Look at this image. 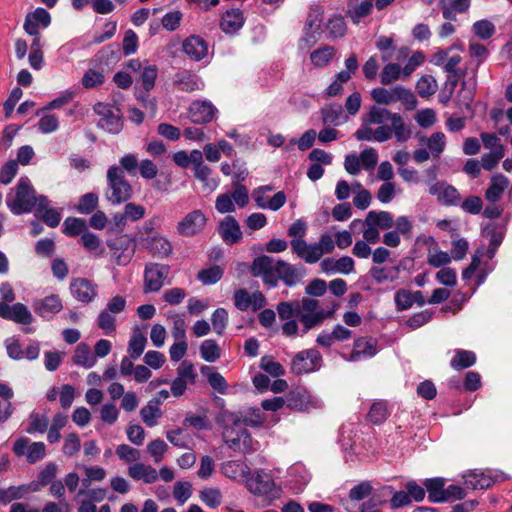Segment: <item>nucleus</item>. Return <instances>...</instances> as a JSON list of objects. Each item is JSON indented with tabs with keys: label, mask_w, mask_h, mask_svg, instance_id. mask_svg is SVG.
I'll list each match as a JSON object with an SVG mask.
<instances>
[{
	"label": "nucleus",
	"mask_w": 512,
	"mask_h": 512,
	"mask_svg": "<svg viewBox=\"0 0 512 512\" xmlns=\"http://www.w3.org/2000/svg\"><path fill=\"white\" fill-rule=\"evenodd\" d=\"M217 422L223 423L222 437L230 449L241 454L254 450L251 435L234 414L224 412L218 416Z\"/></svg>",
	"instance_id": "f257e3e1"
},
{
	"label": "nucleus",
	"mask_w": 512,
	"mask_h": 512,
	"mask_svg": "<svg viewBox=\"0 0 512 512\" xmlns=\"http://www.w3.org/2000/svg\"><path fill=\"white\" fill-rule=\"evenodd\" d=\"M107 189L105 199L112 205H120L127 202L133 194L131 184L125 179V174L117 165H112L107 170Z\"/></svg>",
	"instance_id": "f03ea898"
},
{
	"label": "nucleus",
	"mask_w": 512,
	"mask_h": 512,
	"mask_svg": "<svg viewBox=\"0 0 512 512\" xmlns=\"http://www.w3.org/2000/svg\"><path fill=\"white\" fill-rule=\"evenodd\" d=\"M335 241L330 234H322L318 242L308 244L305 240L292 243V252L308 264L318 262L324 254L334 251Z\"/></svg>",
	"instance_id": "7ed1b4c3"
},
{
	"label": "nucleus",
	"mask_w": 512,
	"mask_h": 512,
	"mask_svg": "<svg viewBox=\"0 0 512 512\" xmlns=\"http://www.w3.org/2000/svg\"><path fill=\"white\" fill-rule=\"evenodd\" d=\"M7 205L16 215L30 212L35 208V191L27 177L20 178L14 197H7Z\"/></svg>",
	"instance_id": "20e7f679"
},
{
	"label": "nucleus",
	"mask_w": 512,
	"mask_h": 512,
	"mask_svg": "<svg viewBox=\"0 0 512 512\" xmlns=\"http://www.w3.org/2000/svg\"><path fill=\"white\" fill-rule=\"evenodd\" d=\"M394 113L390 110L380 107L372 106L366 114L362 117V124L359 129L354 133V136L359 141H375L374 134L376 129H372L371 125H384L385 121H390Z\"/></svg>",
	"instance_id": "39448f33"
},
{
	"label": "nucleus",
	"mask_w": 512,
	"mask_h": 512,
	"mask_svg": "<svg viewBox=\"0 0 512 512\" xmlns=\"http://www.w3.org/2000/svg\"><path fill=\"white\" fill-rule=\"evenodd\" d=\"M371 96L378 104L389 105L400 101L407 110H413L417 105V99L413 92L400 85L390 89L375 88L371 91Z\"/></svg>",
	"instance_id": "423d86ee"
},
{
	"label": "nucleus",
	"mask_w": 512,
	"mask_h": 512,
	"mask_svg": "<svg viewBox=\"0 0 512 512\" xmlns=\"http://www.w3.org/2000/svg\"><path fill=\"white\" fill-rule=\"evenodd\" d=\"M389 125H382L376 128L374 138L376 142H386L394 137L397 142L403 143L408 141L412 136V128L409 123H406L402 115L394 113L390 119Z\"/></svg>",
	"instance_id": "0eeeda50"
},
{
	"label": "nucleus",
	"mask_w": 512,
	"mask_h": 512,
	"mask_svg": "<svg viewBox=\"0 0 512 512\" xmlns=\"http://www.w3.org/2000/svg\"><path fill=\"white\" fill-rule=\"evenodd\" d=\"M250 272L254 277H260L263 283L269 287L278 285V260L261 255L256 257L251 265Z\"/></svg>",
	"instance_id": "6e6552de"
},
{
	"label": "nucleus",
	"mask_w": 512,
	"mask_h": 512,
	"mask_svg": "<svg viewBox=\"0 0 512 512\" xmlns=\"http://www.w3.org/2000/svg\"><path fill=\"white\" fill-rule=\"evenodd\" d=\"M94 112L101 117L98 122V127L106 130L111 134H118L123 128L122 116L120 110L112 105L106 103H96L94 105Z\"/></svg>",
	"instance_id": "1a4fd4ad"
},
{
	"label": "nucleus",
	"mask_w": 512,
	"mask_h": 512,
	"mask_svg": "<svg viewBox=\"0 0 512 512\" xmlns=\"http://www.w3.org/2000/svg\"><path fill=\"white\" fill-rule=\"evenodd\" d=\"M113 261L118 266H126L132 260L135 253V243L127 235H121L107 241Z\"/></svg>",
	"instance_id": "9d476101"
},
{
	"label": "nucleus",
	"mask_w": 512,
	"mask_h": 512,
	"mask_svg": "<svg viewBox=\"0 0 512 512\" xmlns=\"http://www.w3.org/2000/svg\"><path fill=\"white\" fill-rule=\"evenodd\" d=\"M207 224V217L200 209L187 213L176 226V232L182 237H193L200 234Z\"/></svg>",
	"instance_id": "9b49d317"
},
{
	"label": "nucleus",
	"mask_w": 512,
	"mask_h": 512,
	"mask_svg": "<svg viewBox=\"0 0 512 512\" xmlns=\"http://www.w3.org/2000/svg\"><path fill=\"white\" fill-rule=\"evenodd\" d=\"M321 354L315 349L297 353L291 361V372L296 375L310 373L321 367Z\"/></svg>",
	"instance_id": "f8f14e48"
},
{
	"label": "nucleus",
	"mask_w": 512,
	"mask_h": 512,
	"mask_svg": "<svg viewBox=\"0 0 512 512\" xmlns=\"http://www.w3.org/2000/svg\"><path fill=\"white\" fill-rule=\"evenodd\" d=\"M247 485L255 495L266 496L270 499H276L280 496L281 489L276 487L273 479L268 474L257 471L255 475L247 480Z\"/></svg>",
	"instance_id": "ddd939ff"
},
{
	"label": "nucleus",
	"mask_w": 512,
	"mask_h": 512,
	"mask_svg": "<svg viewBox=\"0 0 512 512\" xmlns=\"http://www.w3.org/2000/svg\"><path fill=\"white\" fill-rule=\"evenodd\" d=\"M170 272V266L159 263H148L144 269V292L159 291Z\"/></svg>",
	"instance_id": "4468645a"
},
{
	"label": "nucleus",
	"mask_w": 512,
	"mask_h": 512,
	"mask_svg": "<svg viewBox=\"0 0 512 512\" xmlns=\"http://www.w3.org/2000/svg\"><path fill=\"white\" fill-rule=\"evenodd\" d=\"M13 451L17 456H26L27 462L34 464L45 457L46 446L43 442H30L21 437L14 442Z\"/></svg>",
	"instance_id": "2eb2a0df"
},
{
	"label": "nucleus",
	"mask_w": 512,
	"mask_h": 512,
	"mask_svg": "<svg viewBox=\"0 0 512 512\" xmlns=\"http://www.w3.org/2000/svg\"><path fill=\"white\" fill-rule=\"evenodd\" d=\"M0 317L24 325L31 324L33 321L31 312L22 303L10 306L5 302H0Z\"/></svg>",
	"instance_id": "dca6fc26"
},
{
	"label": "nucleus",
	"mask_w": 512,
	"mask_h": 512,
	"mask_svg": "<svg viewBox=\"0 0 512 512\" xmlns=\"http://www.w3.org/2000/svg\"><path fill=\"white\" fill-rule=\"evenodd\" d=\"M51 23V15L43 8H37L26 15L23 28L31 36H37L40 28H47Z\"/></svg>",
	"instance_id": "f3484780"
},
{
	"label": "nucleus",
	"mask_w": 512,
	"mask_h": 512,
	"mask_svg": "<svg viewBox=\"0 0 512 512\" xmlns=\"http://www.w3.org/2000/svg\"><path fill=\"white\" fill-rule=\"evenodd\" d=\"M287 407L296 411H307L318 407L317 400L304 388H296L287 395Z\"/></svg>",
	"instance_id": "a211bd4d"
},
{
	"label": "nucleus",
	"mask_w": 512,
	"mask_h": 512,
	"mask_svg": "<svg viewBox=\"0 0 512 512\" xmlns=\"http://www.w3.org/2000/svg\"><path fill=\"white\" fill-rule=\"evenodd\" d=\"M98 286L86 278L73 279L70 284L72 295L80 302L90 303L98 295Z\"/></svg>",
	"instance_id": "6ab92c4d"
},
{
	"label": "nucleus",
	"mask_w": 512,
	"mask_h": 512,
	"mask_svg": "<svg viewBox=\"0 0 512 512\" xmlns=\"http://www.w3.org/2000/svg\"><path fill=\"white\" fill-rule=\"evenodd\" d=\"M305 272L303 267H296L286 261L278 260V281H283L288 287H293L300 283Z\"/></svg>",
	"instance_id": "aec40b11"
},
{
	"label": "nucleus",
	"mask_w": 512,
	"mask_h": 512,
	"mask_svg": "<svg viewBox=\"0 0 512 512\" xmlns=\"http://www.w3.org/2000/svg\"><path fill=\"white\" fill-rule=\"evenodd\" d=\"M218 232L227 245L236 244L242 239L240 225L233 216H226L219 223Z\"/></svg>",
	"instance_id": "412c9836"
},
{
	"label": "nucleus",
	"mask_w": 512,
	"mask_h": 512,
	"mask_svg": "<svg viewBox=\"0 0 512 512\" xmlns=\"http://www.w3.org/2000/svg\"><path fill=\"white\" fill-rule=\"evenodd\" d=\"M145 247L150 254L161 259L167 258L173 253L170 241L160 234L147 237L145 239Z\"/></svg>",
	"instance_id": "4be33fe9"
},
{
	"label": "nucleus",
	"mask_w": 512,
	"mask_h": 512,
	"mask_svg": "<svg viewBox=\"0 0 512 512\" xmlns=\"http://www.w3.org/2000/svg\"><path fill=\"white\" fill-rule=\"evenodd\" d=\"M173 84L178 90L189 93L201 90L204 86L201 79L188 70L177 72L173 77Z\"/></svg>",
	"instance_id": "5701e85b"
},
{
	"label": "nucleus",
	"mask_w": 512,
	"mask_h": 512,
	"mask_svg": "<svg viewBox=\"0 0 512 512\" xmlns=\"http://www.w3.org/2000/svg\"><path fill=\"white\" fill-rule=\"evenodd\" d=\"M217 109L209 101H194L189 108V115L192 122L203 124L210 122Z\"/></svg>",
	"instance_id": "b1692460"
},
{
	"label": "nucleus",
	"mask_w": 512,
	"mask_h": 512,
	"mask_svg": "<svg viewBox=\"0 0 512 512\" xmlns=\"http://www.w3.org/2000/svg\"><path fill=\"white\" fill-rule=\"evenodd\" d=\"M182 49L192 60L200 61L208 53V44L200 36L191 35L183 41Z\"/></svg>",
	"instance_id": "393cba45"
},
{
	"label": "nucleus",
	"mask_w": 512,
	"mask_h": 512,
	"mask_svg": "<svg viewBox=\"0 0 512 512\" xmlns=\"http://www.w3.org/2000/svg\"><path fill=\"white\" fill-rule=\"evenodd\" d=\"M429 192L431 195L437 196V199L445 205H458L461 196L458 190L445 182H439L430 187Z\"/></svg>",
	"instance_id": "a878e982"
},
{
	"label": "nucleus",
	"mask_w": 512,
	"mask_h": 512,
	"mask_svg": "<svg viewBox=\"0 0 512 512\" xmlns=\"http://www.w3.org/2000/svg\"><path fill=\"white\" fill-rule=\"evenodd\" d=\"M354 260L349 256H343L339 259H334L331 257L325 258L322 260L320 267L321 270L326 273H341V274H350L354 271Z\"/></svg>",
	"instance_id": "bb28decb"
},
{
	"label": "nucleus",
	"mask_w": 512,
	"mask_h": 512,
	"mask_svg": "<svg viewBox=\"0 0 512 512\" xmlns=\"http://www.w3.org/2000/svg\"><path fill=\"white\" fill-rule=\"evenodd\" d=\"M374 0H349L346 15L354 24L370 15Z\"/></svg>",
	"instance_id": "cd10ccee"
},
{
	"label": "nucleus",
	"mask_w": 512,
	"mask_h": 512,
	"mask_svg": "<svg viewBox=\"0 0 512 512\" xmlns=\"http://www.w3.org/2000/svg\"><path fill=\"white\" fill-rule=\"evenodd\" d=\"M128 475L135 481H143L146 484H151L158 480V471L144 463L130 465L128 467Z\"/></svg>",
	"instance_id": "c85d7f7f"
},
{
	"label": "nucleus",
	"mask_w": 512,
	"mask_h": 512,
	"mask_svg": "<svg viewBox=\"0 0 512 512\" xmlns=\"http://www.w3.org/2000/svg\"><path fill=\"white\" fill-rule=\"evenodd\" d=\"M376 353V341L371 338L360 337L354 341V348L348 360L358 361L361 357H373Z\"/></svg>",
	"instance_id": "c756f323"
},
{
	"label": "nucleus",
	"mask_w": 512,
	"mask_h": 512,
	"mask_svg": "<svg viewBox=\"0 0 512 512\" xmlns=\"http://www.w3.org/2000/svg\"><path fill=\"white\" fill-rule=\"evenodd\" d=\"M63 308L62 302L57 295H49L34 304L35 312L41 317L60 312Z\"/></svg>",
	"instance_id": "7c9ffc66"
},
{
	"label": "nucleus",
	"mask_w": 512,
	"mask_h": 512,
	"mask_svg": "<svg viewBox=\"0 0 512 512\" xmlns=\"http://www.w3.org/2000/svg\"><path fill=\"white\" fill-rule=\"evenodd\" d=\"M509 180L503 174H495L491 177L490 185L485 192V198L490 202H497L508 188Z\"/></svg>",
	"instance_id": "2f4dec72"
},
{
	"label": "nucleus",
	"mask_w": 512,
	"mask_h": 512,
	"mask_svg": "<svg viewBox=\"0 0 512 512\" xmlns=\"http://www.w3.org/2000/svg\"><path fill=\"white\" fill-rule=\"evenodd\" d=\"M244 24L243 13L239 9L226 11L221 18L220 27L225 33H234Z\"/></svg>",
	"instance_id": "473e14b6"
},
{
	"label": "nucleus",
	"mask_w": 512,
	"mask_h": 512,
	"mask_svg": "<svg viewBox=\"0 0 512 512\" xmlns=\"http://www.w3.org/2000/svg\"><path fill=\"white\" fill-rule=\"evenodd\" d=\"M463 478L465 485L471 489H487L494 483L491 475L478 470L469 471Z\"/></svg>",
	"instance_id": "72a5a7b5"
},
{
	"label": "nucleus",
	"mask_w": 512,
	"mask_h": 512,
	"mask_svg": "<svg viewBox=\"0 0 512 512\" xmlns=\"http://www.w3.org/2000/svg\"><path fill=\"white\" fill-rule=\"evenodd\" d=\"M419 140L427 146L433 158H439L446 147V137L443 132H434L429 137L421 136Z\"/></svg>",
	"instance_id": "f704fd0d"
},
{
	"label": "nucleus",
	"mask_w": 512,
	"mask_h": 512,
	"mask_svg": "<svg viewBox=\"0 0 512 512\" xmlns=\"http://www.w3.org/2000/svg\"><path fill=\"white\" fill-rule=\"evenodd\" d=\"M221 473L230 479H239L250 475V468L244 462L237 460L226 461L221 464Z\"/></svg>",
	"instance_id": "c9c22d12"
},
{
	"label": "nucleus",
	"mask_w": 512,
	"mask_h": 512,
	"mask_svg": "<svg viewBox=\"0 0 512 512\" xmlns=\"http://www.w3.org/2000/svg\"><path fill=\"white\" fill-rule=\"evenodd\" d=\"M363 224L374 225L378 229L387 230L393 226L394 219L388 211H369Z\"/></svg>",
	"instance_id": "e433bc0d"
},
{
	"label": "nucleus",
	"mask_w": 512,
	"mask_h": 512,
	"mask_svg": "<svg viewBox=\"0 0 512 512\" xmlns=\"http://www.w3.org/2000/svg\"><path fill=\"white\" fill-rule=\"evenodd\" d=\"M146 344V336L138 328L134 329L129 340L127 349L130 358L133 360H137L144 352Z\"/></svg>",
	"instance_id": "4c0bfd02"
},
{
	"label": "nucleus",
	"mask_w": 512,
	"mask_h": 512,
	"mask_svg": "<svg viewBox=\"0 0 512 512\" xmlns=\"http://www.w3.org/2000/svg\"><path fill=\"white\" fill-rule=\"evenodd\" d=\"M444 480L442 478L427 479L425 487L428 491V499L430 502L439 503L445 502V488Z\"/></svg>",
	"instance_id": "58836bf2"
},
{
	"label": "nucleus",
	"mask_w": 512,
	"mask_h": 512,
	"mask_svg": "<svg viewBox=\"0 0 512 512\" xmlns=\"http://www.w3.org/2000/svg\"><path fill=\"white\" fill-rule=\"evenodd\" d=\"M73 362L76 365L85 367V368H91L96 363V357L91 352L89 346L85 343H80L77 345L74 356H73Z\"/></svg>",
	"instance_id": "ea45409f"
},
{
	"label": "nucleus",
	"mask_w": 512,
	"mask_h": 512,
	"mask_svg": "<svg viewBox=\"0 0 512 512\" xmlns=\"http://www.w3.org/2000/svg\"><path fill=\"white\" fill-rule=\"evenodd\" d=\"M159 405L160 399H152L140 410L141 418L147 426H155L157 423V418L161 417L162 412L159 408Z\"/></svg>",
	"instance_id": "a19ab883"
},
{
	"label": "nucleus",
	"mask_w": 512,
	"mask_h": 512,
	"mask_svg": "<svg viewBox=\"0 0 512 512\" xmlns=\"http://www.w3.org/2000/svg\"><path fill=\"white\" fill-rule=\"evenodd\" d=\"M336 54L333 46L325 45L322 48L314 50L310 54V60L314 66L322 68L327 66Z\"/></svg>",
	"instance_id": "79ce46f5"
},
{
	"label": "nucleus",
	"mask_w": 512,
	"mask_h": 512,
	"mask_svg": "<svg viewBox=\"0 0 512 512\" xmlns=\"http://www.w3.org/2000/svg\"><path fill=\"white\" fill-rule=\"evenodd\" d=\"M342 115L343 108L340 104L326 105L321 109L322 123L327 126L339 125L341 123Z\"/></svg>",
	"instance_id": "37998d69"
},
{
	"label": "nucleus",
	"mask_w": 512,
	"mask_h": 512,
	"mask_svg": "<svg viewBox=\"0 0 512 512\" xmlns=\"http://www.w3.org/2000/svg\"><path fill=\"white\" fill-rule=\"evenodd\" d=\"M399 267L394 266L390 269L385 267L374 266L370 269V275L377 284H382L386 281H394L398 278Z\"/></svg>",
	"instance_id": "c03bdc74"
},
{
	"label": "nucleus",
	"mask_w": 512,
	"mask_h": 512,
	"mask_svg": "<svg viewBox=\"0 0 512 512\" xmlns=\"http://www.w3.org/2000/svg\"><path fill=\"white\" fill-rule=\"evenodd\" d=\"M476 362V355L472 351L457 350L455 356L451 359L450 365L455 370H461L471 367Z\"/></svg>",
	"instance_id": "a18cd8bd"
},
{
	"label": "nucleus",
	"mask_w": 512,
	"mask_h": 512,
	"mask_svg": "<svg viewBox=\"0 0 512 512\" xmlns=\"http://www.w3.org/2000/svg\"><path fill=\"white\" fill-rule=\"evenodd\" d=\"M167 319L171 322V334L175 340H186V322L184 316L175 312H169Z\"/></svg>",
	"instance_id": "49530a36"
},
{
	"label": "nucleus",
	"mask_w": 512,
	"mask_h": 512,
	"mask_svg": "<svg viewBox=\"0 0 512 512\" xmlns=\"http://www.w3.org/2000/svg\"><path fill=\"white\" fill-rule=\"evenodd\" d=\"M330 315L331 312H325L324 310H319L318 313L301 314L299 321L303 325V333L306 334L312 328L321 325Z\"/></svg>",
	"instance_id": "de8ad7c7"
},
{
	"label": "nucleus",
	"mask_w": 512,
	"mask_h": 512,
	"mask_svg": "<svg viewBox=\"0 0 512 512\" xmlns=\"http://www.w3.org/2000/svg\"><path fill=\"white\" fill-rule=\"evenodd\" d=\"M326 30L329 37L332 39L344 37L347 31L344 18L340 15H334L328 20L326 24Z\"/></svg>",
	"instance_id": "09e8293b"
},
{
	"label": "nucleus",
	"mask_w": 512,
	"mask_h": 512,
	"mask_svg": "<svg viewBox=\"0 0 512 512\" xmlns=\"http://www.w3.org/2000/svg\"><path fill=\"white\" fill-rule=\"evenodd\" d=\"M86 229V221L81 218L68 217L63 223V233L70 237L83 234Z\"/></svg>",
	"instance_id": "8fccbe9b"
},
{
	"label": "nucleus",
	"mask_w": 512,
	"mask_h": 512,
	"mask_svg": "<svg viewBox=\"0 0 512 512\" xmlns=\"http://www.w3.org/2000/svg\"><path fill=\"white\" fill-rule=\"evenodd\" d=\"M202 373L207 375V380L214 390L221 394L226 392L228 385L220 373L212 371V368L208 366L202 368Z\"/></svg>",
	"instance_id": "3c124183"
},
{
	"label": "nucleus",
	"mask_w": 512,
	"mask_h": 512,
	"mask_svg": "<svg viewBox=\"0 0 512 512\" xmlns=\"http://www.w3.org/2000/svg\"><path fill=\"white\" fill-rule=\"evenodd\" d=\"M389 416L387 404L384 401H378L372 404L368 419L376 425L382 424Z\"/></svg>",
	"instance_id": "603ef678"
},
{
	"label": "nucleus",
	"mask_w": 512,
	"mask_h": 512,
	"mask_svg": "<svg viewBox=\"0 0 512 512\" xmlns=\"http://www.w3.org/2000/svg\"><path fill=\"white\" fill-rule=\"evenodd\" d=\"M437 88V82L431 75L422 76L416 84L417 93L423 98L430 97L435 94Z\"/></svg>",
	"instance_id": "864d4df0"
},
{
	"label": "nucleus",
	"mask_w": 512,
	"mask_h": 512,
	"mask_svg": "<svg viewBox=\"0 0 512 512\" xmlns=\"http://www.w3.org/2000/svg\"><path fill=\"white\" fill-rule=\"evenodd\" d=\"M201 357L207 362H215L220 358V347L215 340L207 339L200 346Z\"/></svg>",
	"instance_id": "5fc2aeb1"
},
{
	"label": "nucleus",
	"mask_w": 512,
	"mask_h": 512,
	"mask_svg": "<svg viewBox=\"0 0 512 512\" xmlns=\"http://www.w3.org/2000/svg\"><path fill=\"white\" fill-rule=\"evenodd\" d=\"M223 276V270L220 266L214 265L198 272L197 278L204 285H211L218 282Z\"/></svg>",
	"instance_id": "6e6d98bb"
},
{
	"label": "nucleus",
	"mask_w": 512,
	"mask_h": 512,
	"mask_svg": "<svg viewBox=\"0 0 512 512\" xmlns=\"http://www.w3.org/2000/svg\"><path fill=\"white\" fill-rule=\"evenodd\" d=\"M403 74L400 65L396 63H388L382 69L380 74V81L383 85H389L398 80Z\"/></svg>",
	"instance_id": "4d7b16f0"
},
{
	"label": "nucleus",
	"mask_w": 512,
	"mask_h": 512,
	"mask_svg": "<svg viewBox=\"0 0 512 512\" xmlns=\"http://www.w3.org/2000/svg\"><path fill=\"white\" fill-rule=\"evenodd\" d=\"M211 323L214 332L217 335H223L227 323H228V312L224 308H217L211 316Z\"/></svg>",
	"instance_id": "13d9d810"
},
{
	"label": "nucleus",
	"mask_w": 512,
	"mask_h": 512,
	"mask_svg": "<svg viewBox=\"0 0 512 512\" xmlns=\"http://www.w3.org/2000/svg\"><path fill=\"white\" fill-rule=\"evenodd\" d=\"M199 497L210 508H217L222 503V493L218 488H205Z\"/></svg>",
	"instance_id": "bf43d9fd"
},
{
	"label": "nucleus",
	"mask_w": 512,
	"mask_h": 512,
	"mask_svg": "<svg viewBox=\"0 0 512 512\" xmlns=\"http://www.w3.org/2000/svg\"><path fill=\"white\" fill-rule=\"evenodd\" d=\"M323 8L319 5L310 7L304 29L316 30L320 29L322 23Z\"/></svg>",
	"instance_id": "052dcab7"
},
{
	"label": "nucleus",
	"mask_w": 512,
	"mask_h": 512,
	"mask_svg": "<svg viewBox=\"0 0 512 512\" xmlns=\"http://www.w3.org/2000/svg\"><path fill=\"white\" fill-rule=\"evenodd\" d=\"M30 425L26 429V432L29 434H33L35 432L44 433L48 429L49 420L45 415H41L39 413H31L30 414Z\"/></svg>",
	"instance_id": "680f3d73"
},
{
	"label": "nucleus",
	"mask_w": 512,
	"mask_h": 512,
	"mask_svg": "<svg viewBox=\"0 0 512 512\" xmlns=\"http://www.w3.org/2000/svg\"><path fill=\"white\" fill-rule=\"evenodd\" d=\"M98 195L95 193H86L79 199L77 210L82 214L92 213L98 205Z\"/></svg>",
	"instance_id": "e2e57ef3"
},
{
	"label": "nucleus",
	"mask_w": 512,
	"mask_h": 512,
	"mask_svg": "<svg viewBox=\"0 0 512 512\" xmlns=\"http://www.w3.org/2000/svg\"><path fill=\"white\" fill-rule=\"evenodd\" d=\"M495 31V25L489 20H480L473 24V32L478 38L483 40L491 38Z\"/></svg>",
	"instance_id": "0e129e2a"
},
{
	"label": "nucleus",
	"mask_w": 512,
	"mask_h": 512,
	"mask_svg": "<svg viewBox=\"0 0 512 512\" xmlns=\"http://www.w3.org/2000/svg\"><path fill=\"white\" fill-rule=\"evenodd\" d=\"M80 242L87 250L94 252L97 255H101L103 253L100 239L91 232L83 233L81 235Z\"/></svg>",
	"instance_id": "69168bd1"
},
{
	"label": "nucleus",
	"mask_w": 512,
	"mask_h": 512,
	"mask_svg": "<svg viewBox=\"0 0 512 512\" xmlns=\"http://www.w3.org/2000/svg\"><path fill=\"white\" fill-rule=\"evenodd\" d=\"M167 450L168 445L162 439L153 440L147 445V451L155 463L161 462Z\"/></svg>",
	"instance_id": "338daca9"
},
{
	"label": "nucleus",
	"mask_w": 512,
	"mask_h": 512,
	"mask_svg": "<svg viewBox=\"0 0 512 512\" xmlns=\"http://www.w3.org/2000/svg\"><path fill=\"white\" fill-rule=\"evenodd\" d=\"M260 367L262 370L273 377H279L285 374V369L283 366L280 363L273 361L268 356L262 357Z\"/></svg>",
	"instance_id": "774afa93"
}]
</instances>
